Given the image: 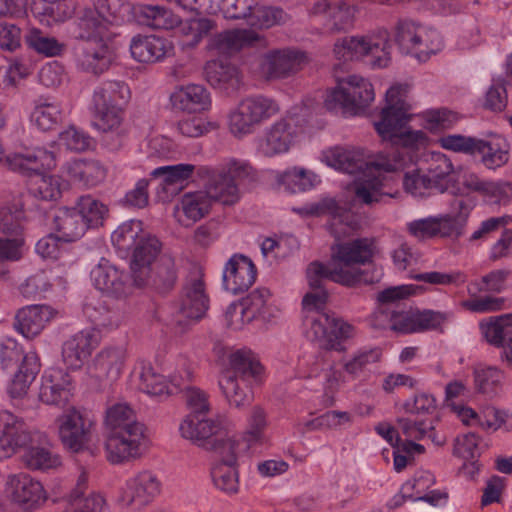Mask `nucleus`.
Here are the masks:
<instances>
[{
	"label": "nucleus",
	"mask_w": 512,
	"mask_h": 512,
	"mask_svg": "<svg viewBox=\"0 0 512 512\" xmlns=\"http://www.w3.org/2000/svg\"><path fill=\"white\" fill-rule=\"evenodd\" d=\"M407 87L393 85L386 92V106L381 111L380 120L374 123L377 133L383 140H389L395 149L389 155H379L374 160L364 157L361 150L336 148L332 151L333 166L345 173L356 175L353 185L354 200L371 206L388 195L383 192L381 172L403 169L413 156L411 150L424 146L426 134L421 130H406L410 121V105L406 102Z\"/></svg>",
	"instance_id": "nucleus-1"
},
{
	"label": "nucleus",
	"mask_w": 512,
	"mask_h": 512,
	"mask_svg": "<svg viewBox=\"0 0 512 512\" xmlns=\"http://www.w3.org/2000/svg\"><path fill=\"white\" fill-rule=\"evenodd\" d=\"M5 160L10 170L30 178L28 191L33 197L44 201H55L61 197V178L43 174V171L56 166L53 152L41 147L25 148L9 154Z\"/></svg>",
	"instance_id": "nucleus-2"
},
{
	"label": "nucleus",
	"mask_w": 512,
	"mask_h": 512,
	"mask_svg": "<svg viewBox=\"0 0 512 512\" xmlns=\"http://www.w3.org/2000/svg\"><path fill=\"white\" fill-rule=\"evenodd\" d=\"M327 299L326 289H312L302 299L303 309L307 312H319L324 309ZM306 322L309 323L308 337L326 351H344L343 341L354 335L351 324L326 313L306 317Z\"/></svg>",
	"instance_id": "nucleus-3"
},
{
	"label": "nucleus",
	"mask_w": 512,
	"mask_h": 512,
	"mask_svg": "<svg viewBox=\"0 0 512 512\" xmlns=\"http://www.w3.org/2000/svg\"><path fill=\"white\" fill-rule=\"evenodd\" d=\"M129 85L120 80H108L95 87L92 108L95 126L104 133L123 138L127 134L125 112L131 100Z\"/></svg>",
	"instance_id": "nucleus-4"
},
{
	"label": "nucleus",
	"mask_w": 512,
	"mask_h": 512,
	"mask_svg": "<svg viewBox=\"0 0 512 512\" xmlns=\"http://www.w3.org/2000/svg\"><path fill=\"white\" fill-rule=\"evenodd\" d=\"M389 34L386 30L365 36H347L338 39L333 53L338 60H359L371 57L374 69L386 68L391 62Z\"/></svg>",
	"instance_id": "nucleus-5"
},
{
	"label": "nucleus",
	"mask_w": 512,
	"mask_h": 512,
	"mask_svg": "<svg viewBox=\"0 0 512 512\" xmlns=\"http://www.w3.org/2000/svg\"><path fill=\"white\" fill-rule=\"evenodd\" d=\"M280 111L278 103L264 95H251L239 101L228 114V130L237 139L253 134Z\"/></svg>",
	"instance_id": "nucleus-6"
},
{
	"label": "nucleus",
	"mask_w": 512,
	"mask_h": 512,
	"mask_svg": "<svg viewBox=\"0 0 512 512\" xmlns=\"http://www.w3.org/2000/svg\"><path fill=\"white\" fill-rule=\"evenodd\" d=\"M374 97L373 86L368 80L351 75L327 93L324 105L329 111L342 110L344 114L357 115L374 100Z\"/></svg>",
	"instance_id": "nucleus-7"
},
{
	"label": "nucleus",
	"mask_w": 512,
	"mask_h": 512,
	"mask_svg": "<svg viewBox=\"0 0 512 512\" xmlns=\"http://www.w3.org/2000/svg\"><path fill=\"white\" fill-rule=\"evenodd\" d=\"M149 438L145 425L107 432L105 451L112 464H122L139 459L148 449Z\"/></svg>",
	"instance_id": "nucleus-8"
},
{
	"label": "nucleus",
	"mask_w": 512,
	"mask_h": 512,
	"mask_svg": "<svg viewBox=\"0 0 512 512\" xmlns=\"http://www.w3.org/2000/svg\"><path fill=\"white\" fill-rule=\"evenodd\" d=\"M57 421L60 439L69 450L80 452L91 442L96 421L86 411L71 407Z\"/></svg>",
	"instance_id": "nucleus-9"
},
{
	"label": "nucleus",
	"mask_w": 512,
	"mask_h": 512,
	"mask_svg": "<svg viewBox=\"0 0 512 512\" xmlns=\"http://www.w3.org/2000/svg\"><path fill=\"white\" fill-rule=\"evenodd\" d=\"M299 132L295 114L289 113L264 130L257 141V149L266 157L283 154L289 151Z\"/></svg>",
	"instance_id": "nucleus-10"
},
{
	"label": "nucleus",
	"mask_w": 512,
	"mask_h": 512,
	"mask_svg": "<svg viewBox=\"0 0 512 512\" xmlns=\"http://www.w3.org/2000/svg\"><path fill=\"white\" fill-rule=\"evenodd\" d=\"M177 267L170 253H161L147 269H142L133 279L136 287H149L159 293L170 291L177 281Z\"/></svg>",
	"instance_id": "nucleus-11"
},
{
	"label": "nucleus",
	"mask_w": 512,
	"mask_h": 512,
	"mask_svg": "<svg viewBox=\"0 0 512 512\" xmlns=\"http://www.w3.org/2000/svg\"><path fill=\"white\" fill-rule=\"evenodd\" d=\"M160 489L161 483L153 472L141 471L126 481L120 501L125 507L140 510L159 495Z\"/></svg>",
	"instance_id": "nucleus-12"
},
{
	"label": "nucleus",
	"mask_w": 512,
	"mask_h": 512,
	"mask_svg": "<svg viewBox=\"0 0 512 512\" xmlns=\"http://www.w3.org/2000/svg\"><path fill=\"white\" fill-rule=\"evenodd\" d=\"M224 420L221 416L207 418L206 414L189 413L179 426L183 438L192 441L202 448H210L209 445L215 437L224 432Z\"/></svg>",
	"instance_id": "nucleus-13"
},
{
	"label": "nucleus",
	"mask_w": 512,
	"mask_h": 512,
	"mask_svg": "<svg viewBox=\"0 0 512 512\" xmlns=\"http://www.w3.org/2000/svg\"><path fill=\"white\" fill-rule=\"evenodd\" d=\"M270 298V291L267 288H257L243 298L239 303L231 304L226 312L230 324L235 329L248 324L254 319L266 318Z\"/></svg>",
	"instance_id": "nucleus-14"
},
{
	"label": "nucleus",
	"mask_w": 512,
	"mask_h": 512,
	"mask_svg": "<svg viewBox=\"0 0 512 512\" xmlns=\"http://www.w3.org/2000/svg\"><path fill=\"white\" fill-rule=\"evenodd\" d=\"M94 286L113 297H127L132 292L131 277L123 270L112 265L108 260L102 259L91 271Z\"/></svg>",
	"instance_id": "nucleus-15"
},
{
	"label": "nucleus",
	"mask_w": 512,
	"mask_h": 512,
	"mask_svg": "<svg viewBox=\"0 0 512 512\" xmlns=\"http://www.w3.org/2000/svg\"><path fill=\"white\" fill-rule=\"evenodd\" d=\"M32 441V434L25 422L9 411L0 412V453L10 457Z\"/></svg>",
	"instance_id": "nucleus-16"
},
{
	"label": "nucleus",
	"mask_w": 512,
	"mask_h": 512,
	"mask_svg": "<svg viewBox=\"0 0 512 512\" xmlns=\"http://www.w3.org/2000/svg\"><path fill=\"white\" fill-rule=\"evenodd\" d=\"M304 60L305 55L297 50H272L264 55L261 70L269 80L283 79L297 73Z\"/></svg>",
	"instance_id": "nucleus-17"
},
{
	"label": "nucleus",
	"mask_w": 512,
	"mask_h": 512,
	"mask_svg": "<svg viewBox=\"0 0 512 512\" xmlns=\"http://www.w3.org/2000/svg\"><path fill=\"white\" fill-rule=\"evenodd\" d=\"M256 267L252 260L242 254H234L226 263L223 285L232 294L247 291L256 280Z\"/></svg>",
	"instance_id": "nucleus-18"
},
{
	"label": "nucleus",
	"mask_w": 512,
	"mask_h": 512,
	"mask_svg": "<svg viewBox=\"0 0 512 512\" xmlns=\"http://www.w3.org/2000/svg\"><path fill=\"white\" fill-rule=\"evenodd\" d=\"M372 256V248L367 239H356L332 247V260L336 267L355 272L357 276L355 284L361 281L362 274L354 265L365 264L371 260Z\"/></svg>",
	"instance_id": "nucleus-19"
},
{
	"label": "nucleus",
	"mask_w": 512,
	"mask_h": 512,
	"mask_svg": "<svg viewBox=\"0 0 512 512\" xmlns=\"http://www.w3.org/2000/svg\"><path fill=\"white\" fill-rule=\"evenodd\" d=\"M209 307V298L200 272L190 275L183 288V297L179 308L181 317L188 320L201 319Z\"/></svg>",
	"instance_id": "nucleus-20"
},
{
	"label": "nucleus",
	"mask_w": 512,
	"mask_h": 512,
	"mask_svg": "<svg viewBox=\"0 0 512 512\" xmlns=\"http://www.w3.org/2000/svg\"><path fill=\"white\" fill-rule=\"evenodd\" d=\"M88 491V475L81 472L71 492L65 497V508L62 512H103L106 506L104 497L96 492Z\"/></svg>",
	"instance_id": "nucleus-21"
},
{
	"label": "nucleus",
	"mask_w": 512,
	"mask_h": 512,
	"mask_svg": "<svg viewBox=\"0 0 512 512\" xmlns=\"http://www.w3.org/2000/svg\"><path fill=\"white\" fill-rule=\"evenodd\" d=\"M170 103L178 111L189 114L201 113L210 109L211 96L203 85H181L171 93Z\"/></svg>",
	"instance_id": "nucleus-22"
},
{
	"label": "nucleus",
	"mask_w": 512,
	"mask_h": 512,
	"mask_svg": "<svg viewBox=\"0 0 512 512\" xmlns=\"http://www.w3.org/2000/svg\"><path fill=\"white\" fill-rule=\"evenodd\" d=\"M97 346L96 334L92 330H82L63 343V361L68 368H81Z\"/></svg>",
	"instance_id": "nucleus-23"
},
{
	"label": "nucleus",
	"mask_w": 512,
	"mask_h": 512,
	"mask_svg": "<svg viewBox=\"0 0 512 512\" xmlns=\"http://www.w3.org/2000/svg\"><path fill=\"white\" fill-rule=\"evenodd\" d=\"M132 57L141 63H155L173 53L172 43L155 35H136L131 39Z\"/></svg>",
	"instance_id": "nucleus-24"
},
{
	"label": "nucleus",
	"mask_w": 512,
	"mask_h": 512,
	"mask_svg": "<svg viewBox=\"0 0 512 512\" xmlns=\"http://www.w3.org/2000/svg\"><path fill=\"white\" fill-rule=\"evenodd\" d=\"M56 311L47 305H30L20 309L15 317L14 327L25 338L38 336L55 317Z\"/></svg>",
	"instance_id": "nucleus-25"
},
{
	"label": "nucleus",
	"mask_w": 512,
	"mask_h": 512,
	"mask_svg": "<svg viewBox=\"0 0 512 512\" xmlns=\"http://www.w3.org/2000/svg\"><path fill=\"white\" fill-rule=\"evenodd\" d=\"M211 206V199L204 190L188 192L175 205L174 215L180 225L189 227L204 218Z\"/></svg>",
	"instance_id": "nucleus-26"
},
{
	"label": "nucleus",
	"mask_w": 512,
	"mask_h": 512,
	"mask_svg": "<svg viewBox=\"0 0 512 512\" xmlns=\"http://www.w3.org/2000/svg\"><path fill=\"white\" fill-rule=\"evenodd\" d=\"M259 40L260 35L254 30H227L210 38L207 48L214 55L229 56Z\"/></svg>",
	"instance_id": "nucleus-27"
},
{
	"label": "nucleus",
	"mask_w": 512,
	"mask_h": 512,
	"mask_svg": "<svg viewBox=\"0 0 512 512\" xmlns=\"http://www.w3.org/2000/svg\"><path fill=\"white\" fill-rule=\"evenodd\" d=\"M306 276L311 289H325L324 283L327 280L345 286H354L357 278L355 272L336 267L333 260L329 264L318 261L310 263L306 270Z\"/></svg>",
	"instance_id": "nucleus-28"
},
{
	"label": "nucleus",
	"mask_w": 512,
	"mask_h": 512,
	"mask_svg": "<svg viewBox=\"0 0 512 512\" xmlns=\"http://www.w3.org/2000/svg\"><path fill=\"white\" fill-rule=\"evenodd\" d=\"M53 227L63 242L79 240L86 232L87 222L73 207H59L53 217Z\"/></svg>",
	"instance_id": "nucleus-29"
},
{
	"label": "nucleus",
	"mask_w": 512,
	"mask_h": 512,
	"mask_svg": "<svg viewBox=\"0 0 512 512\" xmlns=\"http://www.w3.org/2000/svg\"><path fill=\"white\" fill-rule=\"evenodd\" d=\"M7 485L12 493L13 499L18 503L34 505L46 499L42 484L34 480L28 474L20 473L10 475Z\"/></svg>",
	"instance_id": "nucleus-30"
},
{
	"label": "nucleus",
	"mask_w": 512,
	"mask_h": 512,
	"mask_svg": "<svg viewBox=\"0 0 512 512\" xmlns=\"http://www.w3.org/2000/svg\"><path fill=\"white\" fill-rule=\"evenodd\" d=\"M76 62L81 70L99 75L109 68L111 54L108 46L101 41L94 45L87 43L77 53Z\"/></svg>",
	"instance_id": "nucleus-31"
},
{
	"label": "nucleus",
	"mask_w": 512,
	"mask_h": 512,
	"mask_svg": "<svg viewBox=\"0 0 512 512\" xmlns=\"http://www.w3.org/2000/svg\"><path fill=\"white\" fill-rule=\"evenodd\" d=\"M204 70L207 81L214 88L229 92L240 87L239 71L229 62L211 60L206 63Z\"/></svg>",
	"instance_id": "nucleus-32"
},
{
	"label": "nucleus",
	"mask_w": 512,
	"mask_h": 512,
	"mask_svg": "<svg viewBox=\"0 0 512 512\" xmlns=\"http://www.w3.org/2000/svg\"><path fill=\"white\" fill-rule=\"evenodd\" d=\"M63 119L61 104L51 97L40 96L33 102L31 122L43 131L54 129Z\"/></svg>",
	"instance_id": "nucleus-33"
},
{
	"label": "nucleus",
	"mask_w": 512,
	"mask_h": 512,
	"mask_svg": "<svg viewBox=\"0 0 512 512\" xmlns=\"http://www.w3.org/2000/svg\"><path fill=\"white\" fill-rule=\"evenodd\" d=\"M315 212L319 215L327 214L331 216V232L337 238L349 235L356 227L352 214L339 206L336 200L332 198H325L317 203Z\"/></svg>",
	"instance_id": "nucleus-34"
},
{
	"label": "nucleus",
	"mask_w": 512,
	"mask_h": 512,
	"mask_svg": "<svg viewBox=\"0 0 512 512\" xmlns=\"http://www.w3.org/2000/svg\"><path fill=\"white\" fill-rule=\"evenodd\" d=\"M108 30V24L97 15L92 8L83 10L82 14L74 23L72 34L76 39L87 42H103Z\"/></svg>",
	"instance_id": "nucleus-35"
},
{
	"label": "nucleus",
	"mask_w": 512,
	"mask_h": 512,
	"mask_svg": "<svg viewBox=\"0 0 512 512\" xmlns=\"http://www.w3.org/2000/svg\"><path fill=\"white\" fill-rule=\"evenodd\" d=\"M204 191L209 195L211 203L217 201L223 205H234L240 199V188H237V183L231 182L222 171L210 175Z\"/></svg>",
	"instance_id": "nucleus-36"
},
{
	"label": "nucleus",
	"mask_w": 512,
	"mask_h": 512,
	"mask_svg": "<svg viewBox=\"0 0 512 512\" xmlns=\"http://www.w3.org/2000/svg\"><path fill=\"white\" fill-rule=\"evenodd\" d=\"M231 364L241 381H266L265 368L250 350H238L231 356Z\"/></svg>",
	"instance_id": "nucleus-37"
},
{
	"label": "nucleus",
	"mask_w": 512,
	"mask_h": 512,
	"mask_svg": "<svg viewBox=\"0 0 512 512\" xmlns=\"http://www.w3.org/2000/svg\"><path fill=\"white\" fill-rule=\"evenodd\" d=\"M481 156L482 164L488 169L504 166L509 160V145L503 139L490 141L478 138L475 155Z\"/></svg>",
	"instance_id": "nucleus-38"
},
{
	"label": "nucleus",
	"mask_w": 512,
	"mask_h": 512,
	"mask_svg": "<svg viewBox=\"0 0 512 512\" xmlns=\"http://www.w3.org/2000/svg\"><path fill=\"white\" fill-rule=\"evenodd\" d=\"M70 178L85 186H96L106 176L105 169L95 160H73L66 165Z\"/></svg>",
	"instance_id": "nucleus-39"
},
{
	"label": "nucleus",
	"mask_w": 512,
	"mask_h": 512,
	"mask_svg": "<svg viewBox=\"0 0 512 512\" xmlns=\"http://www.w3.org/2000/svg\"><path fill=\"white\" fill-rule=\"evenodd\" d=\"M475 206L476 199L470 195L461 196L452 201V212L443 217L454 238H459L464 234L468 218Z\"/></svg>",
	"instance_id": "nucleus-40"
},
{
	"label": "nucleus",
	"mask_w": 512,
	"mask_h": 512,
	"mask_svg": "<svg viewBox=\"0 0 512 512\" xmlns=\"http://www.w3.org/2000/svg\"><path fill=\"white\" fill-rule=\"evenodd\" d=\"M161 243L154 236L143 237L133 247V257L131 261L132 278L134 279L138 272L147 269L153 265V262L160 255Z\"/></svg>",
	"instance_id": "nucleus-41"
},
{
	"label": "nucleus",
	"mask_w": 512,
	"mask_h": 512,
	"mask_svg": "<svg viewBox=\"0 0 512 512\" xmlns=\"http://www.w3.org/2000/svg\"><path fill=\"white\" fill-rule=\"evenodd\" d=\"M485 339L492 345L503 346L512 340V313L489 318L480 323Z\"/></svg>",
	"instance_id": "nucleus-42"
},
{
	"label": "nucleus",
	"mask_w": 512,
	"mask_h": 512,
	"mask_svg": "<svg viewBox=\"0 0 512 512\" xmlns=\"http://www.w3.org/2000/svg\"><path fill=\"white\" fill-rule=\"evenodd\" d=\"M356 7L346 0H336L325 19V28L331 33L345 32L353 27Z\"/></svg>",
	"instance_id": "nucleus-43"
},
{
	"label": "nucleus",
	"mask_w": 512,
	"mask_h": 512,
	"mask_svg": "<svg viewBox=\"0 0 512 512\" xmlns=\"http://www.w3.org/2000/svg\"><path fill=\"white\" fill-rule=\"evenodd\" d=\"M407 231L413 237L424 240L433 237H453L443 216L427 217L407 223Z\"/></svg>",
	"instance_id": "nucleus-44"
},
{
	"label": "nucleus",
	"mask_w": 512,
	"mask_h": 512,
	"mask_svg": "<svg viewBox=\"0 0 512 512\" xmlns=\"http://www.w3.org/2000/svg\"><path fill=\"white\" fill-rule=\"evenodd\" d=\"M74 208L87 222V228L102 226L108 216V207L91 195H82L77 198Z\"/></svg>",
	"instance_id": "nucleus-45"
},
{
	"label": "nucleus",
	"mask_w": 512,
	"mask_h": 512,
	"mask_svg": "<svg viewBox=\"0 0 512 512\" xmlns=\"http://www.w3.org/2000/svg\"><path fill=\"white\" fill-rule=\"evenodd\" d=\"M125 354L122 349L111 348L102 351L97 360V367L103 375H98L100 381L110 384L117 382L120 378Z\"/></svg>",
	"instance_id": "nucleus-46"
},
{
	"label": "nucleus",
	"mask_w": 512,
	"mask_h": 512,
	"mask_svg": "<svg viewBox=\"0 0 512 512\" xmlns=\"http://www.w3.org/2000/svg\"><path fill=\"white\" fill-rule=\"evenodd\" d=\"M451 160L442 153H433L426 173L432 182L435 192H445L450 184V175L453 172Z\"/></svg>",
	"instance_id": "nucleus-47"
},
{
	"label": "nucleus",
	"mask_w": 512,
	"mask_h": 512,
	"mask_svg": "<svg viewBox=\"0 0 512 512\" xmlns=\"http://www.w3.org/2000/svg\"><path fill=\"white\" fill-rule=\"evenodd\" d=\"M24 39L29 49L45 57L59 56L65 50L63 43L37 28L30 29Z\"/></svg>",
	"instance_id": "nucleus-48"
},
{
	"label": "nucleus",
	"mask_w": 512,
	"mask_h": 512,
	"mask_svg": "<svg viewBox=\"0 0 512 512\" xmlns=\"http://www.w3.org/2000/svg\"><path fill=\"white\" fill-rule=\"evenodd\" d=\"M179 33L184 47L193 48L214 29L215 24L207 18H192L179 21Z\"/></svg>",
	"instance_id": "nucleus-49"
},
{
	"label": "nucleus",
	"mask_w": 512,
	"mask_h": 512,
	"mask_svg": "<svg viewBox=\"0 0 512 512\" xmlns=\"http://www.w3.org/2000/svg\"><path fill=\"white\" fill-rule=\"evenodd\" d=\"M141 22L153 29H172L179 23V18L170 10L158 5H144L138 11Z\"/></svg>",
	"instance_id": "nucleus-50"
},
{
	"label": "nucleus",
	"mask_w": 512,
	"mask_h": 512,
	"mask_svg": "<svg viewBox=\"0 0 512 512\" xmlns=\"http://www.w3.org/2000/svg\"><path fill=\"white\" fill-rule=\"evenodd\" d=\"M144 425L136 418L134 410L127 403H116L106 411L105 429L107 432Z\"/></svg>",
	"instance_id": "nucleus-51"
},
{
	"label": "nucleus",
	"mask_w": 512,
	"mask_h": 512,
	"mask_svg": "<svg viewBox=\"0 0 512 512\" xmlns=\"http://www.w3.org/2000/svg\"><path fill=\"white\" fill-rule=\"evenodd\" d=\"M398 429L404 436L414 440H422L428 437L432 442L438 445L442 442L436 441V435L434 427L431 421L427 419L419 418L416 415H410L407 417H401L397 420Z\"/></svg>",
	"instance_id": "nucleus-52"
},
{
	"label": "nucleus",
	"mask_w": 512,
	"mask_h": 512,
	"mask_svg": "<svg viewBox=\"0 0 512 512\" xmlns=\"http://www.w3.org/2000/svg\"><path fill=\"white\" fill-rule=\"evenodd\" d=\"M318 181L315 173L299 167L287 169L278 177V182L292 193L310 190L315 187Z\"/></svg>",
	"instance_id": "nucleus-53"
},
{
	"label": "nucleus",
	"mask_w": 512,
	"mask_h": 512,
	"mask_svg": "<svg viewBox=\"0 0 512 512\" xmlns=\"http://www.w3.org/2000/svg\"><path fill=\"white\" fill-rule=\"evenodd\" d=\"M194 171L195 165L180 163L155 168L150 174L153 177H162L163 184L165 186H175L176 188L181 189L192 177Z\"/></svg>",
	"instance_id": "nucleus-54"
},
{
	"label": "nucleus",
	"mask_w": 512,
	"mask_h": 512,
	"mask_svg": "<svg viewBox=\"0 0 512 512\" xmlns=\"http://www.w3.org/2000/svg\"><path fill=\"white\" fill-rule=\"evenodd\" d=\"M444 46L440 33L431 27L422 26L419 40L416 42L412 53L420 60L426 61L433 54L438 53Z\"/></svg>",
	"instance_id": "nucleus-55"
},
{
	"label": "nucleus",
	"mask_w": 512,
	"mask_h": 512,
	"mask_svg": "<svg viewBox=\"0 0 512 512\" xmlns=\"http://www.w3.org/2000/svg\"><path fill=\"white\" fill-rule=\"evenodd\" d=\"M255 0H211L209 10L219 11L226 19L249 20Z\"/></svg>",
	"instance_id": "nucleus-56"
},
{
	"label": "nucleus",
	"mask_w": 512,
	"mask_h": 512,
	"mask_svg": "<svg viewBox=\"0 0 512 512\" xmlns=\"http://www.w3.org/2000/svg\"><path fill=\"white\" fill-rule=\"evenodd\" d=\"M267 426L266 412L261 407L255 406L247 418V427L243 433V440L248 447L261 444L264 441Z\"/></svg>",
	"instance_id": "nucleus-57"
},
{
	"label": "nucleus",
	"mask_w": 512,
	"mask_h": 512,
	"mask_svg": "<svg viewBox=\"0 0 512 512\" xmlns=\"http://www.w3.org/2000/svg\"><path fill=\"white\" fill-rule=\"evenodd\" d=\"M214 485L227 494H235L239 490L237 466L216 463L211 469Z\"/></svg>",
	"instance_id": "nucleus-58"
},
{
	"label": "nucleus",
	"mask_w": 512,
	"mask_h": 512,
	"mask_svg": "<svg viewBox=\"0 0 512 512\" xmlns=\"http://www.w3.org/2000/svg\"><path fill=\"white\" fill-rule=\"evenodd\" d=\"M141 231L140 221L131 220L123 223L112 233V243L118 250L129 252L138 243L137 239Z\"/></svg>",
	"instance_id": "nucleus-59"
},
{
	"label": "nucleus",
	"mask_w": 512,
	"mask_h": 512,
	"mask_svg": "<svg viewBox=\"0 0 512 512\" xmlns=\"http://www.w3.org/2000/svg\"><path fill=\"white\" fill-rule=\"evenodd\" d=\"M23 462L32 470H48L60 465V458L44 447H31L23 455Z\"/></svg>",
	"instance_id": "nucleus-60"
},
{
	"label": "nucleus",
	"mask_w": 512,
	"mask_h": 512,
	"mask_svg": "<svg viewBox=\"0 0 512 512\" xmlns=\"http://www.w3.org/2000/svg\"><path fill=\"white\" fill-rule=\"evenodd\" d=\"M286 16V13L281 8L258 6L255 3L248 23L258 28H269L284 22Z\"/></svg>",
	"instance_id": "nucleus-61"
},
{
	"label": "nucleus",
	"mask_w": 512,
	"mask_h": 512,
	"mask_svg": "<svg viewBox=\"0 0 512 512\" xmlns=\"http://www.w3.org/2000/svg\"><path fill=\"white\" fill-rule=\"evenodd\" d=\"M451 312L431 309L416 310L417 333L425 331L443 332L444 325L451 319Z\"/></svg>",
	"instance_id": "nucleus-62"
},
{
	"label": "nucleus",
	"mask_w": 512,
	"mask_h": 512,
	"mask_svg": "<svg viewBox=\"0 0 512 512\" xmlns=\"http://www.w3.org/2000/svg\"><path fill=\"white\" fill-rule=\"evenodd\" d=\"M423 25L412 20H400L396 26L395 41L405 53H412L419 40L420 29Z\"/></svg>",
	"instance_id": "nucleus-63"
},
{
	"label": "nucleus",
	"mask_w": 512,
	"mask_h": 512,
	"mask_svg": "<svg viewBox=\"0 0 512 512\" xmlns=\"http://www.w3.org/2000/svg\"><path fill=\"white\" fill-rule=\"evenodd\" d=\"M403 186L408 193L415 197H422L435 192L427 173L418 168L405 173Z\"/></svg>",
	"instance_id": "nucleus-64"
}]
</instances>
